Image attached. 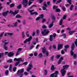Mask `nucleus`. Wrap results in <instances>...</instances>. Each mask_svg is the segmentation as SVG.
<instances>
[{"mask_svg":"<svg viewBox=\"0 0 77 77\" xmlns=\"http://www.w3.org/2000/svg\"><path fill=\"white\" fill-rule=\"evenodd\" d=\"M71 50L70 51V53L72 56H73V58L74 59H75L76 58H77V55L75 54H74V52L72 51L75 48V46H74V43H73L71 47Z\"/></svg>","mask_w":77,"mask_h":77,"instance_id":"obj_1","label":"nucleus"},{"mask_svg":"<svg viewBox=\"0 0 77 77\" xmlns=\"http://www.w3.org/2000/svg\"><path fill=\"white\" fill-rule=\"evenodd\" d=\"M69 65H66L63 66V69L61 70V73L62 74V76H64L65 74H66V70L65 69L68 68L69 67Z\"/></svg>","mask_w":77,"mask_h":77,"instance_id":"obj_2","label":"nucleus"},{"mask_svg":"<svg viewBox=\"0 0 77 77\" xmlns=\"http://www.w3.org/2000/svg\"><path fill=\"white\" fill-rule=\"evenodd\" d=\"M14 61H18L15 64V66H17L20 63V62H23V59L21 58H14Z\"/></svg>","mask_w":77,"mask_h":77,"instance_id":"obj_3","label":"nucleus"},{"mask_svg":"<svg viewBox=\"0 0 77 77\" xmlns=\"http://www.w3.org/2000/svg\"><path fill=\"white\" fill-rule=\"evenodd\" d=\"M24 71L23 69H22L17 71V75H20V77H22L23 75V72Z\"/></svg>","mask_w":77,"mask_h":77,"instance_id":"obj_4","label":"nucleus"},{"mask_svg":"<svg viewBox=\"0 0 77 77\" xmlns=\"http://www.w3.org/2000/svg\"><path fill=\"white\" fill-rule=\"evenodd\" d=\"M42 51L44 54H46L47 56H48V51H47V50H46L45 47L42 48Z\"/></svg>","mask_w":77,"mask_h":77,"instance_id":"obj_5","label":"nucleus"},{"mask_svg":"<svg viewBox=\"0 0 77 77\" xmlns=\"http://www.w3.org/2000/svg\"><path fill=\"white\" fill-rule=\"evenodd\" d=\"M49 32L50 31H48L47 29H44V31H42V33L43 36H45V35H47Z\"/></svg>","mask_w":77,"mask_h":77,"instance_id":"obj_6","label":"nucleus"},{"mask_svg":"<svg viewBox=\"0 0 77 77\" xmlns=\"http://www.w3.org/2000/svg\"><path fill=\"white\" fill-rule=\"evenodd\" d=\"M56 33H54L53 35H51L49 38V40L50 41H52L53 39V38H55V37H56Z\"/></svg>","mask_w":77,"mask_h":77,"instance_id":"obj_7","label":"nucleus"},{"mask_svg":"<svg viewBox=\"0 0 77 77\" xmlns=\"http://www.w3.org/2000/svg\"><path fill=\"white\" fill-rule=\"evenodd\" d=\"M32 39V37L30 36L28 38H26L24 42V44H26L27 42H30L31 40Z\"/></svg>","mask_w":77,"mask_h":77,"instance_id":"obj_8","label":"nucleus"},{"mask_svg":"<svg viewBox=\"0 0 77 77\" xmlns=\"http://www.w3.org/2000/svg\"><path fill=\"white\" fill-rule=\"evenodd\" d=\"M27 0H23L22 2V4L23 5L24 7H26L28 3H27Z\"/></svg>","mask_w":77,"mask_h":77,"instance_id":"obj_9","label":"nucleus"},{"mask_svg":"<svg viewBox=\"0 0 77 77\" xmlns=\"http://www.w3.org/2000/svg\"><path fill=\"white\" fill-rule=\"evenodd\" d=\"M33 68V66L32 63H30L29 64V66L27 67V69H26V71L27 72H29L30 70H31L32 68Z\"/></svg>","mask_w":77,"mask_h":77,"instance_id":"obj_10","label":"nucleus"},{"mask_svg":"<svg viewBox=\"0 0 77 77\" xmlns=\"http://www.w3.org/2000/svg\"><path fill=\"white\" fill-rule=\"evenodd\" d=\"M57 74H59V72L56 71L54 73H53L51 75V77H57Z\"/></svg>","mask_w":77,"mask_h":77,"instance_id":"obj_11","label":"nucleus"},{"mask_svg":"<svg viewBox=\"0 0 77 77\" xmlns=\"http://www.w3.org/2000/svg\"><path fill=\"white\" fill-rule=\"evenodd\" d=\"M9 11H7L4 12L2 13V14L4 17H7V15H8V13H9Z\"/></svg>","mask_w":77,"mask_h":77,"instance_id":"obj_12","label":"nucleus"},{"mask_svg":"<svg viewBox=\"0 0 77 77\" xmlns=\"http://www.w3.org/2000/svg\"><path fill=\"white\" fill-rule=\"evenodd\" d=\"M14 53L12 52H11L8 54V56H9V57H12V56H14Z\"/></svg>","mask_w":77,"mask_h":77,"instance_id":"obj_13","label":"nucleus"},{"mask_svg":"<svg viewBox=\"0 0 77 77\" xmlns=\"http://www.w3.org/2000/svg\"><path fill=\"white\" fill-rule=\"evenodd\" d=\"M7 41V40H3L2 41V42L3 43H5L4 45H7L8 44L9 42H6Z\"/></svg>","mask_w":77,"mask_h":77,"instance_id":"obj_14","label":"nucleus"},{"mask_svg":"<svg viewBox=\"0 0 77 77\" xmlns=\"http://www.w3.org/2000/svg\"><path fill=\"white\" fill-rule=\"evenodd\" d=\"M63 57H61L60 58V60L58 62V65H59V64L60 63H61V62L62 61V60H63Z\"/></svg>","mask_w":77,"mask_h":77,"instance_id":"obj_15","label":"nucleus"},{"mask_svg":"<svg viewBox=\"0 0 77 77\" xmlns=\"http://www.w3.org/2000/svg\"><path fill=\"white\" fill-rule=\"evenodd\" d=\"M53 21H52L51 23L49 26V28H51L53 26Z\"/></svg>","mask_w":77,"mask_h":77,"instance_id":"obj_16","label":"nucleus"},{"mask_svg":"<svg viewBox=\"0 0 77 77\" xmlns=\"http://www.w3.org/2000/svg\"><path fill=\"white\" fill-rule=\"evenodd\" d=\"M3 48H4V49H5V50H6L7 51L8 49V48L5 45H4L3 46Z\"/></svg>","mask_w":77,"mask_h":77,"instance_id":"obj_17","label":"nucleus"},{"mask_svg":"<svg viewBox=\"0 0 77 77\" xmlns=\"http://www.w3.org/2000/svg\"><path fill=\"white\" fill-rule=\"evenodd\" d=\"M74 32H76V31H70L69 32V35H72L73 33Z\"/></svg>","mask_w":77,"mask_h":77,"instance_id":"obj_18","label":"nucleus"},{"mask_svg":"<svg viewBox=\"0 0 77 77\" xmlns=\"http://www.w3.org/2000/svg\"><path fill=\"white\" fill-rule=\"evenodd\" d=\"M62 48V45H58V50H60Z\"/></svg>","mask_w":77,"mask_h":77,"instance_id":"obj_19","label":"nucleus"},{"mask_svg":"<svg viewBox=\"0 0 77 77\" xmlns=\"http://www.w3.org/2000/svg\"><path fill=\"white\" fill-rule=\"evenodd\" d=\"M17 11H15L14 12H13L12 11H10V14H13V15H15V14H17V13H16V12Z\"/></svg>","mask_w":77,"mask_h":77,"instance_id":"obj_20","label":"nucleus"},{"mask_svg":"<svg viewBox=\"0 0 77 77\" xmlns=\"http://www.w3.org/2000/svg\"><path fill=\"white\" fill-rule=\"evenodd\" d=\"M13 26L14 27H17V25H18V22H16L15 23H13Z\"/></svg>","mask_w":77,"mask_h":77,"instance_id":"obj_21","label":"nucleus"},{"mask_svg":"<svg viewBox=\"0 0 77 77\" xmlns=\"http://www.w3.org/2000/svg\"><path fill=\"white\" fill-rule=\"evenodd\" d=\"M33 14H34L35 15H38V13L37 12H32V13L30 14V15H33Z\"/></svg>","mask_w":77,"mask_h":77,"instance_id":"obj_22","label":"nucleus"},{"mask_svg":"<svg viewBox=\"0 0 77 77\" xmlns=\"http://www.w3.org/2000/svg\"><path fill=\"white\" fill-rule=\"evenodd\" d=\"M52 19L53 20L52 21H53V23L55 22V21H56V20H55V17H54V16H53L52 17Z\"/></svg>","mask_w":77,"mask_h":77,"instance_id":"obj_23","label":"nucleus"},{"mask_svg":"<svg viewBox=\"0 0 77 77\" xmlns=\"http://www.w3.org/2000/svg\"><path fill=\"white\" fill-rule=\"evenodd\" d=\"M55 68H56L54 67V65H52L51 66V69L52 71H53V70H54V69Z\"/></svg>","mask_w":77,"mask_h":77,"instance_id":"obj_24","label":"nucleus"},{"mask_svg":"<svg viewBox=\"0 0 77 77\" xmlns=\"http://www.w3.org/2000/svg\"><path fill=\"white\" fill-rule=\"evenodd\" d=\"M47 73H48V71H47V70L46 69H45L44 70L45 75H47Z\"/></svg>","mask_w":77,"mask_h":77,"instance_id":"obj_25","label":"nucleus"},{"mask_svg":"<svg viewBox=\"0 0 77 77\" xmlns=\"http://www.w3.org/2000/svg\"><path fill=\"white\" fill-rule=\"evenodd\" d=\"M12 66H13L12 65H10V66L9 68V70L11 72V71H12Z\"/></svg>","mask_w":77,"mask_h":77,"instance_id":"obj_26","label":"nucleus"},{"mask_svg":"<svg viewBox=\"0 0 77 77\" xmlns=\"http://www.w3.org/2000/svg\"><path fill=\"white\" fill-rule=\"evenodd\" d=\"M23 25H25L26 24V20L24 19L23 20Z\"/></svg>","mask_w":77,"mask_h":77,"instance_id":"obj_27","label":"nucleus"},{"mask_svg":"<svg viewBox=\"0 0 77 77\" xmlns=\"http://www.w3.org/2000/svg\"><path fill=\"white\" fill-rule=\"evenodd\" d=\"M16 18H22V17L19 14H17L16 16Z\"/></svg>","mask_w":77,"mask_h":77,"instance_id":"obj_28","label":"nucleus"},{"mask_svg":"<svg viewBox=\"0 0 77 77\" xmlns=\"http://www.w3.org/2000/svg\"><path fill=\"white\" fill-rule=\"evenodd\" d=\"M63 21V19H61L60 20V23H59V25L60 26H61L62 24V22Z\"/></svg>","mask_w":77,"mask_h":77,"instance_id":"obj_29","label":"nucleus"},{"mask_svg":"<svg viewBox=\"0 0 77 77\" xmlns=\"http://www.w3.org/2000/svg\"><path fill=\"white\" fill-rule=\"evenodd\" d=\"M29 3H28L29 6H30V5L32 3V2H30V1H34V0H29Z\"/></svg>","mask_w":77,"mask_h":77,"instance_id":"obj_30","label":"nucleus"},{"mask_svg":"<svg viewBox=\"0 0 77 77\" xmlns=\"http://www.w3.org/2000/svg\"><path fill=\"white\" fill-rule=\"evenodd\" d=\"M22 36L23 38H24V37H25V35H24V32H22Z\"/></svg>","mask_w":77,"mask_h":77,"instance_id":"obj_31","label":"nucleus"},{"mask_svg":"<svg viewBox=\"0 0 77 77\" xmlns=\"http://www.w3.org/2000/svg\"><path fill=\"white\" fill-rule=\"evenodd\" d=\"M43 56H42V54L41 53H40L39 54V55H38V57H40L41 58Z\"/></svg>","mask_w":77,"mask_h":77,"instance_id":"obj_32","label":"nucleus"},{"mask_svg":"<svg viewBox=\"0 0 77 77\" xmlns=\"http://www.w3.org/2000/svg\"><path fill=\"white\" fill-rule=\"evenodd\" d=\"M7 62H8V63H12L13 62V61H12V60H8Z\"/></svg>","mask_w":77,"mask_h":77,"instance_id":"obj_33","label":"nucleus"},{"mask_svg":"<svg viewBox=\"0 0 77 77\" xmlns=\"http://www.w3.org/2000/svg\"><path fill=\"white\" fill-rule=\"evenodd\" d=\"M21 4H20L19 6H17V9H21Z\"/></svg>","mask_w":77,"mask_h":77,"instance_id":"obj_34","label":"nucleus"},{"mask_svg":"<svg viewBox=\"0 0 77 77\" xmlns=\"http://www.w3.org/2000/svg\"><path fill=\"white\" fill-rule=\"evenodd\" d=\"M4 33H5V32H3L0 34V37H2L3 36V35H4Z\"/></svg>","mask_w":77,"mask_h":77,"instance_id":"obj_35","label":"nucleus"},{"mask_svg":"<svg viewBox=\"0 0 77 77\" xmlns=\"http://www.w3.org/2000/svg\"><path fill=\"white\" fill-rule=\"evenodd\" d=\"M74 7V5H71L70 8V11H72V8H73V7Z\"/></svg>","mask_w":77,"mask_h":77,"instance_id":"obj_36","label":"nucleus"},{"mask_svg":"<svg viewBox=\"0 0 77 77\" xmlns=\"http://www.w3.org/2000/svg\"><path fill=\"white\" fill-rule=\"evenodd\" d=\"M58 8V7L57 6H56L55 5L53 7V9H57Z\"/></svg>","mask_w":77,"mask_h":77,"instance_id":"obj_37","label":"nucleus"},{"mask_svg":"<svg viewBox=\"0 0 77 77\" xmlns=\"http://www.w3.org/2000/svg\"><path fill=\"white\" fill-rule=\"evenodd\" d=\"M67 2L70 4V5H71V0H68L67 1Z\"/></svg>","mask_w":77,"mask_h":77,"instance_id":"obj_38","label":"nucleus"},{"mask_svg":"<svg viewBox=\"0 0 77 77\" xmlns=\"http://www.w3.org/2000/svg\"><path fill=\"white\" fill-rule=\"evenodd\" d=\"M64 47L66 48H67V49L68 48H69V45H66Z\"/></svg>","mask_w":77,"mask_h":77,"instance_id":"obj_39","label":"nucleus"},{"mask_svg":"<svg viewBox=\"0 0 77 77\" xmlns=\"http://www.w3.org/2000/svg\"><path fill=\"white\" fill-rule=\"evenodd\" d=\"M13 34H14V33L11 32L8 33V35H10L11 36H12V35H13Z\"/></svg>","mask_w":77,"mask_h":77,"instance_id":"obj_40","label":"nucleus"},{"mask_svg":"<svg viewBox=\"0 0 77 77\" xmlns=\"http://www.w3.org/2000/svg\"><path fill=\"white\" fill-rule=\"evenodd\" d=\"M54 59V56H52L51 57V61H53V59Z\"/></svg>","mask_w":77,"mask_h":77,"instance_id":"obj_41","label":"nucleus"},{"mask_svg":"<svg viewBox=\"0 0 77 77\" xmlns=\"http://www.w3.org/2000/svg\"><path fill=\"white\" fill-rule=\"evenodd\" d=\"M62 9L63 10V11H65V10H66V8L64 7H62Z\"/></svg>","mask_w":77,"mask_h":77,"instance_id":"obj_42","label":"nucleus"},{"mask_svg":"<svg viewBox=\"0 0 77 77\" xmlns=\"http://www.w3.org/2000/svg\"><path fill=\"white\" fill-rule=\"evenodd\" d=\"M2 4L1 3H0V10L2 9L3 8V6H2Z\"/></svg>","mask_w":77,"mask_h":77,"instance_id":"obj_43","label":"nucleus"},{"mask_svg":"<svg viewBox=\"0 0 77 77\" xmlns=\"http://www.w3.org/2000/svg\"><path fill=\"white\" fill-rule=\"evenodd\" d=\"M21 50H22V48H19L17 50L18 51H19V52L21 51Z\"/></svg>","mask_w":77,"mask_h":77,"instance_id":"obj_44","label":"nucleus"},{"mask_svg":"<svg viewBox=\"0 0 77 77\" xmlns=\"http://www.w3.org/2000/svg\"><path fill=\"white\" fill-rule=\"evenodd\" d=\"M27 63H28L27 62H25L22 64V65H27Z\"/></svg>","mask_w":77,"mask_h":77,"instance_id":"obj_45","label":"nucleus"},{"mask_svg":"<svg viewBox=\"0 0 77 77\" xmlns=\"http://www.w3.org/2000/svg\"><path fill=\"white\" fill-rule=\"evenodd\" d=\"M24 74L25 75H27L29 74V73L27 72H24Z\"/></svg>","mask_w":77,"mask_h":77,"instance_id":"obj_46","label":"nucleus"},{"mask_svg":"<svg viewBox=\"0 0 77 77\" xmlns=\"http://www.w3.org/2000/svg\"><path fill=\"white\" fill-rule=\"evenodd\" d=\"M60 9L58 8H57L56 10V12H60Z\"/></svg>","mask_w":77,"mask_h":77,"instance_id":"obj_47","label":"nucleus"},{"mask_svg":"<svg viewBox=\"0 0 77 77\" xmlns=\"http://www.w3.org/2000/svg\"><path fill=\"white\" fill-rule=\"evenodd\" d=\"M8 74H9V71L8 70L6 71L5 72L6 75H8Z\"/></svg>","mask_w":77,"mask_h":77,"instance_id":"obj_48","label":"nucleus"},{"mask_svg":"<svg viewBox=\"0 0 77 77\" xmlns=\"http://www.w3.org/2000/svg\"><path fill=\"white\" fill-rule=\"evenodd\" d=\"M47 4L48 5V6H50V5H51V3L49 1V2H48Z\"/></svg>","mask_w":77,"mask_h":77,"instance_id":"obj_49","label":"nucleus"},{"mask_svg":"<svg viewBox=\"0 0 77 77\" xmlns=\"http://www.w3.org/2000/svg\"><path fill=\"white\" fill-rule=\"evenodd\" d=\"M66 15H64L63 17V19L64 20H65V19H66Z\"/></svg>","mask_w":77,"mask_h":77,"instance_id":"obj_50","label":"nucleus"},{"mask_svg":"<svg viewBox=\"0 0 77 77\" xmlns=\"http://www.w3.org/2000/svg\"><path fill=\"white\" fill-rule=\"evenodd\" d=\"M20 54V52L17 51V52L16 53V56H18V55H19Z\"/></svg>","mask_w":77,"mask_h":77,"instance_id":"obj_51","label":"nucleus"},{"mask_svg":"<svg viewBox=\"0 0 77 77\" xmlns=\"http://www.w3.org/2000/svg\"><path fill=\"white\" fill-rule=\"evenodd\" d=\"M42 28H43V29H46V26L45 25H43L42 26Z\"/></svg>","mask_w":77,"mask_h":77,"instance_id":"obj_52","label":"nucleus"},{"mask_svg":"<svg viewBox=\"0 0 77 77\" xmlns=\"http://www.w3.org/2000/svg\"><path fill=\"white\" fill-rule=\"evenodd\" d=\"M8 27H14V25H8Z\"/></svg>","mask_w":77,"mask_h":77,"instance_id":"obj_53","label":"nucleus"},{"mask_svg":"<svg viewBox=\"0 0 77 77\" xmlns=\"http://www.w3.org/2000/svg\"><path fill=\"white\" fill-rule=\"evenodd\" d=\"M61 53L62 54H65V51H64L63 50H62Z\"/></svg>","mask_w":77,"mask_h":77,"instance_id":"obj_54","label":"nucleus"},{"mask_svg":"<svg viewBox=\"0 0 77 77\" xmlns=\"http://www.w3.org/2000/svg\"><path fill=\"white\" fill-rule=\"evenodd\" d=\"M75 44L76 47H77V39H76V41L75 42Z\"/></svg>","mask_w":77,"mask_h":77,"instance_id":"obj_55","label":"nucleus"},{"mask_svg":"<svg viewBox=\"0 0 77 77\" xmlns=\"http://www.w3.org/2000/svg\"><path fill=\"white\" fill-rule=\"evenodd\" d=\"M60 57V55H57L56 56L57 59H59V58Z\"/></svg>","mask_w":77,"mask_h":77,"instance_id":"obj_56","label":"nucleus"},{"mask_svg":"<svg viewBox=\"0 0 77 77\" xmlns=\"http://www.w3.org/2000/svg\"><path fill=\"white\" fill-rule=\"evenodd\" d=\"M43 10L44 11H45V9H46V7H44L43 6Z\"/></svg>","mask_w":77,"mask_h":77,"instance_id":"obj_57","label":"nucleus"},{"mask_svg":"<svg viewBox=\"0 0 77 77\" xmlns=\"http://www.w3.org/2000/svg\"><path fill=\"white\" fill-rule=\"evenodd\" d=\"M8 66H9V65H5L4 66V68L5 69H6V68H8Z\"/></svg>","mask_w":77,"mask_h":77,"instance_id":"obj_58","label":"nucleus"},{"mask_svg":"<svg viewBox=\"0 0 77 77\" xmlns=\"http://www.w3.org/2000/svg\"><path fill=\"white\" fill-rule=\"evenodd\" d=\"M46 20V19H43L42 20V23H44V22H45V21Z\"/></svg>","mask_w":77,"mask_h":77,"instance_id":"obj_59","label":"nucleus"},{"mask_svg":"<svg viewBox=\"0 0 77 77\" xmlns=\"http://www.w3.org/2000/svg\"><path fill=\"white\" fill-rule=\"evenodd\" d=\"M40 18H41V17H38L36 19V20L37 21H38V20H39Z\"/></svg>","mask_w":77,"mask_h":77,"instance_id":"obj_60","label":"nucleus"},{"mask_svg":"<svg viewBox=\"0 0 77 77\" xmlns=\"http://www.w3.org/2000/svg\"><path fill=\"white\" fill-rule=\"evenodd\" d=\"M40 32V31L38 29L37 30V34L38 35V34H39V33Z\"/></svg>","mask_w":77,"mask_h":77,"instance_id":"obj_61","label":"nucleus"},{"mask_svg":"<svg viewBox=\"0 0 77 77\" xmlns=\"http://www.w3.org/2000/svg\"><path fill=\"white\" fill-rule=\"evenodd\" d=\"M62 36H63L64 38H66V35L65 34H64L62 35Z\"/></svg>","mask_w":77,"mask_h":77,"instance_id":"obj_62","label":"nucleus"},{"mask_svg":"<svg viewBox=\"0 0 77 77\" xmlns=\"http://www.w3.org/2000/svg\"><path fill=\"white\" fill-rule=\"evenodd\" d=\"M52 47L54 48V49H56V46L55 45H54L52 46Z\"/></svg>","mask_w":77,"mask_h":77,"instance_id":"obj_63","label":"nucleus"},{"mask_svg":"<svg viewBox=\"0 0 77 77\" xmlns=\"http://www.w3.org/2000/svg\"><path fill=\"white\" fill-rule=\"evenodd\" d=\"M14 6V4H12L10 5V8H12V7H13Z\"/></svg>","mask_w":77,"mask_h":77,"instance_id":"obj_64","label":"nucleus"}]
</instances>
